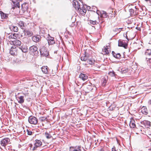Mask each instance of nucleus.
<instances>
[{"label": "nucleus", "mask_w": 151, "mask_h": 151, "mask_svg": "<svg viewBox=\"0 0 151 151\" xmlns=\"http://www.w3.org/2000/svg\"><path fill=\"white\" fill-rule=\"evenodd\" d=\"M77 10L80 13L83 15H85L86 12V10L85 8L82 7V9H81L80 8V6L78 7Z\"/></svg>", "instance_id": "11"}, {"label": "nucleus", "mask_w": 151, "mask_h": 151, "mask_svg": "<svg viewBox=\"0 0 151 151\" xmlns=\"http://www.w3.org/2000/svg\"><path fill=\"white\" fill-rule=\"evenodd\" d=\"M27 131L28 135H30L32 134V131H29L28 129H27Z\"/></svg>", "instance_id": "42"}, {"label": "nucleus", "mask_w": 151, "mask_h": 151, "mask_svg": "<svg viewBox=\"0 0 151 151\" xmlns=\"http://www.w3.org/2000/svg\"><path fill=\"white\" fill-rule=\"evenodd\" d=\"M28 122L31 124L36 125L37 123L38 120L36 117L30 116L29 117Z\"/></svg>", "instance_id": "3"}, {"label": "nucleus", "mask_w": 151, "mask_h": 151, "mask_svg": "<svg viewBox=\"0 0 151 151\" xmlns=\"http://www.w3.org/2000/svg\"><path fill=\"white\" fill-rule=\"evenodd\" d=\"M19 48L22 50L23 52H26L28 51V49L27 47L22 46Z\"/></svg>", "instance_id": "23"}, {"label": "nucleus", "mask_w": 151, "mask_h": 151, "mask_svg": "<svg viewBox=\"0 0 151 151\" xmlns=\"http://www.w3.org/2000/svg\"><path fill=\"white\" fill-rule=\"evenodd\" d=\"M89 22L90 24L93 25L96 24L98 23L96 20L92 21L91 20L89 21Z\"/></svg>", "instance_id": "35"}, {"label": "nucleus", "mask_w": 151, "mask_h": 151, "mask_svg": "<svg viewBox=\"0 0 151 151\" xmlns=\"http://www.w3.org/2000/svg\"><path fill=\"white\" fill-rule=\"evenodd\" d=\"M145 0V1H151V0Z\"/></svg>", "instance_id": "46"}, {"label": "nucleus", "mask_w": 151, "mask_h": 151, "mask_svg": "<svg viewBox=\"0 0 151 151\" xmlns=\"http://www.w3.org/2000/svg\"><path fill=\"white\" fill-rule=\"evenodd\" d=\"M42 144V142L40 140L36 139L34 142V146L32 150H35L37 149L40 146H41Z\"/></svg>", "instance_id": "6"}, {"label": "nucleus", "mask_w": 151, "mask_h": 151, "mask_svg": "<svg viewBox=\"0 0 151 151\" xmlns=\"http://www.w3.org/2000/svg\"><path fill=\"white\" fill-rule=\"evenodd\" d=\"M89 88H91V86H89Z\"/></svg>", "instance_id": "48"}, {"label": "nucleus", "mask_w": 151, "mask_h": 151, "mask_svg": "<svg viewBox=\"0 0 151 151\" xmlns=\"http://www.w3.org/2000/svg\"><path fill=\"white\" fill-rule=\"evenodd\" d=\"M142 124H143L145 127L149 128L151 126V123L149 121L145 120L141 122Z\"/></svg>", "instance_id": "7"}, {"label": "nucleus", "mask_w": 151, "mask_h": 151, "mask_svg": "<svg viewBox=\"0 0 151 151\" xmlns=\"http://www.w3.org/2000/svg\"><path fill=\"white\" fill-rule=\"evenodd\" d=\"M10 53L12 55H15L17 54L16 47H12L10 50Z\"/></svg>", "instance_id": "12"}, {"label": "nucleus", "mask_w": 151, "mask_h": 151, "mask_svg": "<svg viewBox=\"0 0 151 151\" xmlns=\"http://www.w3.org/2000/svg\"><path fill=\"white\" fill-rule=\"evenodd\" d=\"M14 6L13 7V8L14 9V8L16 7L20 8L19 2V1H17L16 2H14Z\"/></svg>", "instance_id": "26"}, {"label": "nucleus", "mask_w": 151, "mask_h": 151, "mask_svg": "<svg viewBox=\"0 0 151 151\" xmlns=\"http://www.w3.org/2000/svg\"><path fill=\"white\" fill-rule=\"evenodd\" d=\"M37 50V47L35 45L31 46L29 48V50L31 52H36Z\"/></svg>", "instance_id": "13"}, {"label": "nucleus", "mask_w": 151, "mask_h": 151, "mask_svg": "<svg viewBox=\"0 0 151 151\" xmlns=\"http://www.w3.org/2000/svg\"><path fill=\"white\" fill-rule=\"evenodd\" d=\"M81 60L82 61H86L87 62V63L85 64H88L90 65L93 64L95 62V60L91 58L89 56V55L88 54H85L84 55L82 56L81 57Z\"/></svg>", "instance_id": "1"}, {"label": "nucleus", "mask_w": 151, "mask_h": 151, "mask_svg": "<svg viewBox=\"0 0 151 151\" xmlns=\"http://www.w3.org/2000/svg\"><path fill=\"white\" fill-rule=\"evenodd\" d=\"M12 29L13 31L14 32H17L18 31V27L16 26H12Z\"/></svg>", "instance_id": "33"}, {"label": "nucleus", "mask_w": 151, "mask_h": 151, "mask_svg": "<svg viewBox=\"0 0 151 151\" xmlns=\"http://www.w3.org/2000/svg\"><path fill=\"white\" fill-rule=\"evenodd\" d=\"M45 135L47 139H50L52 137V136L47 132L45 133Z\"/></svg>", "instance_id": "29"}, {"label": "nucleus", "mask_w": 151, "mask_h": 151, "mask_svg": "<svg viewBox=\"0 0 151 151\" xmlns=\"http://www.w3.org/2000/svg\"><path fill=\"white\" fill-rule=\"evenodd\" d=\"M14 46H16L17 47L21 45V42L20 40L16 39L13 40H11Z\"/></svg>", "instance_id": "9"}, {"label": "nucleus", "mask_w": 151, "mask_h": 151, "mask_svg": "<svg viewBox=\"0 0 151 151\" xmlns=\"http://www.w3.org/2000/svg\"><path fill=\"white\" fill-rule=\"evenodd\" d=\"M148 103L150 105H151V99L148 101Z\"/></svg>", "instance_id": "44"}, {"label": "nucleus", "mask_w": 151, "mask_h": 151, "mask_svg": "<svg viewBox=\"0 0 151 151\" xmlns=\"http://www.w3.org/2000/svg\"><path fill=\"white\" fill-rule=\"evenodd\" d=\"M118 46L120 47H122L125 48H127V45L123 40H119L118 41Z\"/></svg>", "instance_id": "8"}, {"label": "nucleus", "mask_w": 151, "mask_h": 151, "mask_svg": "<svg viewBox=\"0 0 151 151\" xmlns=\"http://www.w3.org/2000/svg\"><path fill=\"white\" fill-rule=\"evenodd\" d=\"M112 53L113 55L115 58H120L121 55L120 53H118L117 54H116L114 51H112Z\"/></svg>", "instance_id": "24"}, {"label": "nucleus", "mask_w": 151, "mask_h": 151, "mask_svg": "<svg viewBox=\"0 0 151 151\" xmlns=\"http://www.w3.org/2000/svg\"><path fill=\"white\" fill-rule=\"evenodd\" d=\"M79 78L83 81H85L87 80L88 77L86 74L81 73L79 75Z\"/></svg>", "instance_id": "14"}, {"label": "nucleus", "mask_w": 151, "mask_h": 151, "mask_svg": "<svg viewBox=\"0 0 151 151\" xmlns=\"http://www.w3.org/2000/svg\"><path fill=\"white\" fill-rule=\"evenodd\" d=\"M79 1H80L81 0H79Z\"/></svg>", "instance_id": "49"}, {"label": "nucleus", "mask_w": 151, "mask_h": 151, "mask_svg": "<svg viewBox=\"0 0 151 151\" xmlns=\"http://www.w3.org/2000/svg\"><path fill=\"white\" fill-rule=\"evenodd\" d=\"M109 75L111 76H115V73L114 71L110 72L109 73Z\"/></svg>", "instance_id": "38"}, {"label": "nucleus", "mask_w": 151, "mask_h": 151, "mask_svg": "<svg viewBox=\"0 0 151 151\" xmlns=\"http://www.w3.org/2000/svg\"><path fill=\"white\" fill-rule=\"evenodd\" d=\"M128 71V68H123L121 69V72L123 73H127Z\"/></svg>", "instance_id": "31"}, {"label": "nucleus", "mask_w": 151, "mask_h": 151, "mask_svg": "<svg viewBox=\"0 0 151 151\" xmlns=\"http://www.w3.org/2000/svg\"><path fill=\"white\" fill-rule=\"evenodd\" d=\"M107 17L108 15L105 11H103L102 12H101V17L104 18H106Z\"/></svg>", "instance_id": "28"}, {"label": "nucleus", "mask_w": 151, "mask_h": 151, "mask_svg": "<svg viewBox=\"0 0 151 151\" xmlns=\"http://www.w3.org/2000/svg\"><path fill=\"white\" fill-rule=\"evenodd\" d=\"M146 59H147V61L148 63L150 65H151V58L147 57L146 58Z\"/></svg>", "instance_id": "36"}, {"label": "nucleus", "mask_w": 151, "mask_h": 151, "mask_svg": "<svg viewBox=\"0 0 151 151\" xmlns=\"http://www.w3.org/2000/svg\"><path fill=\"white\" fill-rule=\"evenodd\" d=\"M141 110V112L142 114L145 115H147L148 113V111L145 107L143 106Z\"/></svg>", "instance_id": "18"}, {"label": "nucleus", "mask_w": 151, "mask_h": 151, "mask_svg": "<svg viewBox=\"0 0 151 151\" xmlns=\"http://www.w3.org/2000/svg\"><path fill=\"white\" fill-rule=\"evenodd\" d=\"M112 151H116V149L114 147L112 149Z\"/></svg>", "instance_id": "43"}, {"label": "nucleus", "mask_w": 151, "mask_h": 151, "mask_svg": "<svg viewBox=\"0 0 151 151\" xmlns=\"http://www.w3.org/2000/svg\"><path fill=\"white\" fill-rule=\"evenodd\" d=\"M23 94L25 97H29V93H24Z\"/></svg>", "instance_id": "41"}, {"label": "nucleus", "mask_w": 151, "mask_h": 151, "mask_svg": "<svg viewBox=\"0 0 151 151\" xmlns=\"http://www.w3.org/2000/svg\"><path fill=\"white\" fill-rule=\"evenodd\" d=\"M10 142V139L9 138H6L1 141L0 144L3 148L5 149L6 146L9 144Z\"/></svg>", "instance_id": "2"}, {"label": "nucleus", "mask_w": 151, "mask_h": 151, "mask_svg": "<svg viewBox=\"0 0 151 151\" xmlns=\"http://www.w3.org/2000/svg\"><path fill=\"white\" fill-rule=\"evenodd\" d=\"M25 34L28 36H31L32 35V33L27 29H25L24 31Z\"/></svg>", "instance_id": "21"}, {"label": "nucleus", "mask_w": 151, "mask_h": 151, "mask_svg": "<svg viewBox=\"0 0 151 151\" xmlns=\"http://www.w3.org/2000/svg\"><path fill=\"white\" fill-rule=\"evenodd\" d=\"M73 5L76 10L78 8V7L80 6L78 1L75 0H74L73 1Z\"/></svg>", "instance_id": "16"}, {"label": "nucleus", "mask_w": 151, "mask_h": 151, "mask_svg": "<svg viewBox=\"0 0 151 151\" xmlns=\"http://www.w3.org/2000/svg\"><path fill=\"white\" fill-rule=\"evenodd\" d=\"M145 54L146 56H150L151 55V50L147 49L145 52Z\"/></svg>", "instance_id": "30"}, {"label": "nucleus", "mask_w": 151, "mask_h": 151, "mask_svg": "<svg viewBox=\"0 0 151 151\" xmlns=\"http://www.w3.org/2000/svg\"><path fill=\"white\" fill-rule=\"evenodd\" d=\"M18 102L20 104H22L24 102V97L23 96H20L18 97Z\"/></svg>", "instance_id": "20"}, {"label": "nucleus", "mask_w": 151, "mask_h": 151, "mask_svg": "<svg viewBox=\"0 0 151 151\" xmlns=\"http://www.w3.org/2000/svg\"><path fill=\"white\" fill-rule=\"evenodd\" d=\"M54 38L52 37H51V39H49L50 40H53Z\"/></svg>", "instance_id": "45"}, {"label": "nucleus", "mask_w": 151, "mask_h": 151, "mask_svg": "<svg viewBox=\"0 0 151 151\" xmlns=\"http://www.w3.org/2000/svg\"><path fill=\"white\" fill-rule=\"evenodd\" d=\"M40 36H34L32 37V40L34 42H37L40 41Z\"/></svg>", "instance_id": "15"}, {"label": "nucleus", "mask_w": 151, "mask_h": 151, "mask_svg": "<svg viewBox=\"0 0 151 151\" xmlns=\"http://www.w3.org/2000/svg\"><path fill=\"white\" fill-rule=\"evenodd\" d=\"M48 68L47 66H43L42 67L41 69L42 72L43 73L48 74Z\"/></svg>", "instance_id": "19"}, {"label": "nucleus", "mask_w": 151, "mask_h": 151, "mask_svg": "<svg viewBox=\"0 0 151 151\" xmlns=\"http://www.w3.org/2000/svg\"><path fill=\"white\" fill-rule=\"evenodd\" d=\"M0 14L2 19H4L7 18L8 16L6 14L4 13L1 11Z\"/></svg>", "instance_id": "27"}, {"label": "nucleus", "mask_w": 151, "mask_h": 151, "mask_svg": "<svg viewBox=\"0 0 151 151\" xmlns=\"http://www.w3.org/2000/svg\"><path fill=\"white\" fill-rule=\"evenodd\" d=\"M41 55L43 56L47 57L49 55L48 52L47 51L46 47L44 46H42L40 49Z\"/></svg>", "instance_id": "4"}, {"label": "nucleus", "mask_w": 151, "mask_h": 151, "mask_svg": "<svg viewBox=\"0 0 151 151\" xmlns=\"http://www.w3.org/2000/svg\"><path fill=\"white\" fill-rule=\"evenodd\" d=\"M70 151H81V147L79 146H76L75 147H70Z\"/></svg>", "instance_id": "10"}, {"label": "nucleus", "mask_w": 151, "mask_h": 151, "mask_svg": "<svg viewBox=\"0 0 151 151\" xmlns=\"http://www.w3.org/2000/svg\"><path fill=\"white\" fill-rule=\"evenodd\" d=\"M22 9L23 11H25L27 9V4H23L21 5Z\"/></svg>", "instance_id": "25"}, {"label": "nucleus", "mask_w": 151, "mask_h": 151, "mask_svg": "<svg viewBox=\"0 0 151 151\" xmlns=\"http://www.w3.org/2000/svg\"><path fill=\"white\" fill-rule=\"evenodd\" d=\"M19 25L22 29H24L25 27V24L22 21H20L18 23Z\"/></svg>", "instance_id": "22"}, {"label": "nucleus", "mask_w": 151, "mask_h": 151, "mask_svg": "<svg viewBox=\"0 0 151 151\" xmlns=\"http://www.w3.org/2000/svg\"><path fill=\"white\" fill-rule=\"evenodd\" d=\"M109 48L108 46H106L104 48V51L106 54H108L109 53Z\"/></svg>", "instance_id": "34"}, {"label": "nucleus", "mask_w": 151, "mask_h": 151, "mask_svg": "<svg viewBox=\"0 0 151 151\" xmlns=\"http://www.w3.org/2000/svg\"><path fill=\"white\" fill-rule=\"evenodd\" d=\"M6 33L7 37L10 39V40L12 39L15 40L18 37V35L15 33Z\"/></svg>", "instance_id": "5"}, {"label": "nucleus", "mask_w": 151, "mask_h": 151, "mask_svg": "<svg viewBox=\"0 0 151 151\" xmlns=\"http://www.w3.org/2000/svg\"><path fill=\"white\" fill-rule=\"evenodd\" d=\"M122 29V28H115L113 29V31L114 32H116L117 33H118L121 32V29Z\"/></svg>", "instance_id": "32"}, {"label": "nucleus", "mask_w": 151, "mask_h": 151, "mask_svg": "<svg viewBox=\"0 0 151 151\" xmlns=\"http://www.w3.org/2000/svg\"><path fill=\"white\" fill-rule=\"evenodd\" d=\"M129 12L130 13V14L131 16H132L134 13V10L132 9H129Z\"/></svg>", "instance_id": "39"}, {"label": "nucleus", "mask_w": 151, "mask_h": 151, "mask_svg": "<svg viewBox=\"0 0 151 151\" xmlns=\"http://www.w3.org/2000/svg\"><path fill=\"white\" fill-rule=\"evenodd\" d=\"M17 1H21L22 0H16Z\"/></svg>", "instance_id": "47"}, {"label": "nucleus", "mask_w": 151, "mask_h": 151, "mask_svg": "<svg viewBox=\"0 0 151 151\" xmlns=\"http://www.w3.org/2000/svg\"><path fill=\"white\" fill-rule=\"evenodd\" d=\"M48 42L49 45H52L55 43L54 40H50L49 39L48 40Z\"/></svg>", "instance_id": "37"}, {"label": "nucleus", "mask_w": 151, "mask_h": 151, "mask_svg": "<svg viewBox=\"0 0 151 151\" xmlns=\"http://www.w3.org/2000/svg\"><path fill=\"white\" fill-rule=\"evenodd\" d=\"M103 81L102 82V85L103 86H104L106 83V79L104 78Z\"/></svg>", "instance_id": "40"}, {"label": "nucleus", "mask_w": 151, "mask_h": 151, "mask_svg": "<svg viewBox=\"0 0 151 151\" xmlns=\"http://www.w3.org/2000/svg\"><path fill=\"white\" fill-rule=\"evenodd\" d=\"M135 122V121L133 119H131L129 123V126L131 128H133L136 127Z\"/></svg>", "instance_id": "17"}]
</instances>
